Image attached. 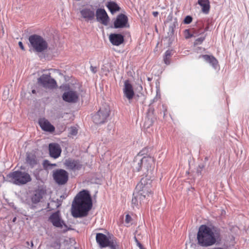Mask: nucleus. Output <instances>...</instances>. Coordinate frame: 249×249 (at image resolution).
Returning <instances> with one entry per match:
<instances>
[{
    "label": "nucleus",
    "mask_w": 249,
    "mask_h": 249,
    "mask_svg": "<svg viewBox=\"0 0 249 249\" xmlns=\"http://www.w3.org/2000/svg\"><path fill=\"white\" fill-rule=\"evenodd\" d=\"M203 58V59L207 63L211 65L213 68H216V66L218 64L217 60L212 55H200L198 58Z\"/></svg>",
    "instance_id": "obj_23"
},
{
    "label": "nucleus",
    "mask_w": 249,
    "mask_h": 249,
    "mask_svg": "<svg viewBox=\"0 0 249 249\" xmlns=\"http://www.w3.org/2000/svg\"><path fill=\"white\" fill-rule=\"evenodd\" d=\"M49 150L50 156L53 159L58 158L60 156L62 151L60 145L55 143H52L49 144Z\"/></svg>",
    "instance_id": "obj_15"
},
{
    "label": "nucleus",
    "mask_w": 249,
    "mask_h": 249,
    "mask_svg": "<svg viewBox=\"0 0 249 249\" xmlns=\"http://www.w3.org/2000/svg\"><path fill=\"white\" fill-rule=\"evenodd\" d=\"M204 39H205V37H201L198 38L195 40L194 44H195V45H198V44H200L204 41Z\"/></svg>",
    "instance_id": "obj_33"
},
{
    "label": "nucleus",
    "mask_w": 249,
    "mask_h": 249,
    "mask_svg": "<svg viewBox=\"0 0 249 249\" xmlns=\"http://www.w3.org/2000/svg\"><path fill=\"white\" fill-rule=\"evenodd\" d=\"M53 178L59 185L66 184L69 179L68 173L64 169H57L53 172Z\"/></svg>",
    "instance_id": "obj_9"
},
{
    "label": "nucleus",
    "mask_w": 249,
    "mask_h": 249,
    "mask_svg": "<svg viewBox=\"0 0 249 249\" xmlns=\"http://www.w3.org/2000/svg\"><path fill=\"white\" fill-rule=\"evenodd\" d=\"M146 119L147 121H145V123L147 124V126L149 127L153 124L154 120L149 113L147 114Z\"/></svg>",
    "instance_id": "obj_30"
},
{
    "label": "nucleus",
    "mask_w": 249,
    "mask_h": 249,
    "mask_svg": "<svg viewBox=\"0 0 249 249\" xmlns=\"http://www.w3.org/2000/svg\"><path fill=\"white\" fill-rule=\"evenodd\" d=\"M127 17L124 14L119 15L114 22L115 28H122L127 27Z\"/></svg>",
    "instance_id": "obj_16"
},
{
    "label": "nucleus",
    "mask_w": 249,
    "mask_h": 249,
    "mask_svg": "<svg viewBox=\"0 0 249 249\" xmlns=\"http://www.w3.org/2000/svg\"><path fill=\"white\" fill-rule=\"evenodd\" d=\"M43 166L45 170H50L56 166L55 163H51L49 160H45L43 162Z\"/></svg>",
    "instance_id": "obj_26"
},
{
    "label": "nucleus",
    "mask_w": 249,
    "mask_h": 249,
    "mask_svg": "<svg viewBox=\"0 0 249 249\" xmlns=\"http://www.w3.org/2000/svg\"><path fill=\"white\" fill-rule=\"evenodd\" d=\"M198 4L200 5L202 11L205 14H208L210 10V2L209 0H198Z\"/></svg>",
    "instance_id": "obj_24"
},
{
    "label": "nucleus",
    "mask_w": 249,
    "mask_h": 249,
    "mask_svg": "<svg viewBox=\"0 0 249 249\" xmlns=\"http://www.w3.org/2000/svg\"><path fill=\"white\" fill-rule=\"evenodd\" d=\"M7 177L10 180L16 185H23L32 180L30 174L25 171H16L10 173Z\"/></svg>",
    "instance_id": "obj_4"
},
{
    "label": "nucleus",
    "mask_w": 249,
    "mask_h": 249,
    "mask_svg": "<svg viewBox=\"0 0 249 249\" xmlns=\"http://www.w3.org/2000/svg\"><path fill=\"white\" fill-rule=\"evenodd\" d=\"M131 217L129 214H126L125 216V222L126 223H129L131 221Z\"/></svg>",
    "instance_id": "obj_35"
},
{
    "label": "nucleus",
    "mask_w": 249,
    "mask_h": 249,
    "mask_svg": "<svg viewBox=\"0 0 249 249\" xmlns=\"http://www.w3.org/2000/svg\"><path fill=\"white\" fill-rule=\"evenodd\" d=\"M82 17L86 21H91L94 19L95 13L93 8H84L80 10Z\"/></svg>",
    "instance_id": "obj_17"
},
{
    "label": "nucleus",
    "mask_w": 249,
    "mask_h": 249,
    "mask_svg": "<svg viewBox=\"0 0 249 249\" xmlns=\"http://www.w3.org/2000/svg\"><path fill=\"white\" fill-rule=\"evenodd\" d=\"M109 40L111 44L115 46H119L123 43V36L119 34H111L109 36Z\"/></svg>",
    "instance_id": "obj_18"
},
{
    "label": "nucleus",
    "mask_w": 249,
    "mask_h": 249,
    "mask_svg": "<svg viewBox=\"0 0 249 249\" xmlns=\"http://www.w3.org/2000/svg\"><path fill=\"white\" fill-rule=\"evenodd\" d=\"M90 69L91 70V71L93 72V73H96L97 71V68L95 67H93V66H91L90 67Z\"/></svg>",
    "instance_id": "obj_37"
},
{
    "label": "nucleus",
    "mask_w": 249,
    "mask_h": 249,
    "mask_svg": "<svg viewBox=\"0 0 249 249\" xmlns=\"http://www.w3.org/2000/svg\"><path fill=\"white\" fill-rule=\"evenodd\" d=\"M192 21V18L191 17L188 16L185 17V18L184 19V22L185 24H189Z\"/></svg>",
    "instance_id": "obj_34"
},
{
    "label": "nucleus",
    "mask_w": 249,
    "mask_h": 249,
    "mask_svg": "<svg viewBox=\"0 0 249 249\" xmlns=\"http://www.w3.org/2000/svg\"><path fill=\"white\" fill-rule=\"evenodd\" d=\"M148 149L146 148L142 149L135 157L132 167L134 172H142L145 177H150L154 168V159L148 155Z\"/></svg>",
    "instance_id": "obj_1"
},
{
    "label": "nucleus",
    "mask_w": 249,
    "mask_h": 249,
    "mask_svg": "<svg viewBox=\"0 0 249 249\" xmlns=\"http://www.w3.org/2000/svg\"><path fill=\"white\" fill-rule=\"evenodd\" d=\"M8 98V91H4L3 94V99L6 100Z\"/></svg>",
    "instance_id": "obj_36"
},
{
    "label": "nucleus",
    "mask_w": 249,
    "mask_h": 249,
    "mask_svg": "<svg viewBox=\"0 0 249 249\" xmlns=\"http://www.w3.org/2000/svg\"><path fill=\"white\" fill-rule=\"evenodd\" d=\"M109 240V238L103 233H98L96 234V240L101 248L107 247Z\"/></svg>",
    "instance_id": "obj_20"
},
{
    "label": "nucleus",
    "mask_w": 249,
    "mask_h": 249,
    "mask_svg": "<svg viewBox=\"0 0 249 249\" xmlns=\"http://www.w3.org/2000/svg\"><path fill=\"white\" fill-rule=\"evenodd\" d=\"M29 41L33 47V50L36 52L41 53L47 50L48 43L41 36L33 35L29 36Z\"/></svg>",
    "instance_id": "obj_5"
},
{
    "label": "nucleus",
    "mask_w": 249,
    "mask_h": 249,
    "mask_svg": "<svg viewBox=\"0 0 249 249\" xmlns=\"http://www.w3.org/2000/svg\"><path fill=\"white\" fill-rule=\"evenodd\" d=\"M107 6L111 13H114L120 10L119 6L115 2L113 1L108 2Z\"/></svg>",
    "instance_id": "obj_25"
},
{
    "label": "nucleus",
    "mask_w": 249,
    "mask_h": 249,
    "mask_svg": "<svg viewBox=\"0 0 249 249\" xmlns=\"http://www.w3.org/2000/svg\"><path fill=\"white\" fill-rule=\"evenodd\" d=\"M26 161L31 168L35 167L39 164V160L36 156L32 153L26 154Z\"/></svg>",
    "instance_id": "obj_19"
},
{
    "label": "nucleus",
    "mask_w": 249,
    "mask_h": 249,
    "mask_svg": "<svg viewBox=\"0 0 249 249\" xmlns=\"http://www.w3.org/2000/svg\"><path fill=\"white\" fill-rule=\"evenodd\" d=\"M18 45L19 46V47L20 48V49L22 50H24V46L23 45V44L21 42V41H19L18 42Z\"/></svg>",
    "instance_id": "obj_38"
},
{
    "label": "nucleus",
    "mask_w": 249,
    "mask_h": 249,
    "mask_svg": "<svg viewBox=\"0 0 249 249\" xmlns=\"http://www.w3.org/2000/svg\"><path fill=\"white\" fill-rule=\"evenodd\" d=\"M151 181L150 177H143L136 186L135 192L145 198L151 192Z\"/></svg>",
    "instance_id": "obj_6"
},
{
    "label": "nucleus",
    "mask_w": 249,
    "mask_h": 249,
    "mask_svg": "<svg viewBox=\"0 0 249 249\" xmlns=\"http://www.w3.org/2000/svg\"><path fill=\"white\" fill-rule=\"evenodd\" d=\"M144 199V198L143 197L135 192L133 193V197L131 200L132 207L134 209L139 208V207L142 203V201Z\"/></svg>",
    "instance_id": "obj_22"
},
{
    "label": "nucleus",
    "mask_w": 249,
    "mask_h": 249,
    "mask_svg": "<svg viewBox=\"0 0 249 249\" xmlns=\"http://www.w3.org/2000/svg\"><path fill=\"white\" fill-rule=\"evenodd\" d=\"M219 238L218 231L206 225H201L197 232V238L199 244L208 247L214 245Z\"/></svg>",
    "instance_id": "obj_3"
},
{
    "label": "nucleus",
    "mask_w": 249,
    "mask_h": 249,
    "mask_svg": "<svg viewBox=\"0 0 249 249\" xmlns=\"http://www.w3.org/2000/svg\"><path fill=\"white\" fill-rule=\"evenodd\" d=\"M136 240L137 242V245L139 247L140 249H143V248H142V245L139 242H138V240H137V239H136Z\"/></svg>",
    "instance_id": "obj_39"
},
{
    "label": "nucleus",
    "mask_w": 249,
    "mask_h": 249,
    "mask_svg": "<svg viewBox=\"0 0 249 249\" xmlns=\"http://www.w3.org/2000/svg\"><path fill=\"white\" fill-rule=\"evenodd\" d=\"M32 93L35 94L36 93V91L35 89H33L32 91Z\"/></svg>",
    "instance_id": "obj_41"
},
{
    "label": "nucleus",
    "mask_w": 249,
    "mask_h": 249,
    "mask_svg": "<svg viewBox=\"0 0 249 249\" xmlns=\"http://www.w3.org/2000/svg\"><path fill=\"white\" fill-rule=\"evenodd\" d=\"M92 207V201L88 191L83 190L76 196L72 204V214L75 217L87 215Z\"/></svg>",
    "instance_id": "obj_2"
},
{
    "label": "nucleus",
    "mask_w": 249,
    "mask_h": 249,
    "mask_svg": "<svg viewBox=\"0 0 249 249\" xmlns=\"http://www.w3.org/2000/svg\"><path fill=\"white\" fill-rule=\"evenodd\" d=\"M78 98V93L72 89L65 91L62 95L63 99L68 103H76L77 102Z\"/></svg>",
    "instance_id": "obj_10"
},
{
    "label": "nucleus",
    "mask_w": 249,
    "mask_h": 249,
    "mask_svg": "<svg viewBox=\"0 0 249 249\" xmlns=\"http://www.w3.org/2000/svg\"><path fill=\"white\" fill-rule=\"evenodd\" d=\"M172 54L171 50H167L165 53L164 57V61L166 64H169L170 63V58Z\"/></svg>",
    "instance_id": "obj_29"
},
{
    "label": "nucleus",
    "mask_w": 249,
    "mask_h": 249,
    "mask_svg": "<svg viewBox=\"0 0 249 249\" xmlns=\"http://www.w3.org/2000/svg\"><path fill=\"white\" fill-rule=\"evenodd\" d=\"M153 14V15L155 17H156L158 16V14H159V13L157 11H154L152 13Z\"/></svg>",
    "instance_id": "obj_40"
},
{
    "label": "nucleus",
    "mask_w": 249,
    "mask_h": 249,
    "mask_svg": "<svg viewBox=\"0 0 249 249\" xmlns=\"http://www.w3.org/2000/svg\"><path fill=\"white\" fill-rule=\"evenodd\" d=\"M37 82L45 89H53L57 87L56 81L51 77L50 73L42 74L37 79Z\"/></svg>",
    "instance_id": "obj_8"
},
{
    "label": "nucleus",
    "mask_w": 249,
    "mask_h": 249,
    "mask_svg": "<svg viewBox=\"0 0 249 249\" xmlns=\"http://www.w3.org/2000/svg\"><path fill=\"white\" fill-rule=\"evenodd\" d=\"M16 217H15V218L13 219V222H15V220H16Z\"/></svg>",
    "instance_id": "obj_43"
},
{
    "label": "nucleus",
    "mask_w": 249,
    "mask_h": 249,
    "mask_svg": "<svg viewBox=\"0 0 249 249\" xmlns=\"http://www.w3.org/2000/svg\"><path fill=\"white\" fill-rule=\"evenodd\" d=\"M184 36H185V37L186 39L192 37H196V36L195 35L191 33L189 30H185L184 31Z\"/></svg>",
    "instance_id": "obj_32"
},
{
    "label": "nucleus",
    "mask_w": 249,
    "mask_h": 249,
    "mask_svg": "<svg viewBox=\"0 0 249 249\" xmlns=\"http://www.w3.org/2000/svg\"><path fill=\"white\" fill-rule=\"evenodd\" d=\"M192 34L195 35L196 36H197V33L195 32H194L193 33H192Z\"/></svg>",
    "instance_id": "obj_42"
},
{
    "label": "nucleus",
    "mask_w": 249,
    "mask_h": 249,
    "mask_svg": "<svg viewBox=\"0 0 249 249\" xmlns=\"http://www.w3.org/2000/svg\"><path fill=\"white\" fill-rule=\"evenodd\" d=\"M97 20L104 25H107L109 22V17L104 9H98L96 12Z\"/></svg>",
    "instance_id": "obj_13"
},
{
    "label": "nucleus",
    "mask_w": 249,
    "mask_h": 249,
    "mask_svg": "<svg viewBox=\"0 0 249 249\" xmlns=\"http://www.w3.org/2000/svg\"><path fill=\"white\" fill-rule=\"evenodd\" d=\"M107 247H109L111 249H118L119 244L115 239L109 238Z\"/></svg>",
    "instance_id": "obj_28"
},
{
    "label": "nucleus",
    "mask_w": 249,
    "mask_h": 249,
    "mask_svg": "<svg viewBox=\"0 0 249 249\" xmlns=\"http://www.w3.org/2000/svg\"><path fill=\"white\" fill-rule=\"evenodd\" d=\"M123 93L124 97H126L130 103V101L134 97V92L132 85L127 80L124 82Z\"/></svg>",
    "instance_id": "obj_14"
},
{
    "label": "nucleus",
    "mask_w": 249,
    "mask_h": 249,
    "mask_svg": "<svg viewBox=\"0 0 249 249\" xmlns=\"http://www.w3.org/2000/svg\"><path fill=\"white\" fill-rule=\"evenodd\" d=\"M49 219L52 224L56 227L62 228L63 226L66 227L64 221L61 219L60 213L58 211L51 214Z\"/></svg>",
    "instance_id": "obj_12"
},
{
    "label": "nucleus",
    "mask_w": 249,
    "mask_h": 249,
    "mask_svg": "<svg viewBox=\"0 0 249 249\" xmlns=\"http://www.w3.org/2000/svg\"><path fill=\"white\" fill-rule=\"evenodd\" d=\"M64 165L67 169L74 171L80 170L82 166L79 160L71 159L66 160Z\"/></svg>",
    "instance_id": "obj_11"
},
{
    "label": "nucleus",
    "mask_w": 249,
    "mask_h": 249,
    "mask_svg": "<svg viewBox=\"0 0 249 249\" xmlns=\"http://www.w3.org/2000/svg\"><path fill=\"white\" fill-rule=\"evenodd\" d=\"M69 135L72 136H75L77 133V129L75 127H71L69 129Z\"/></svg>",
    "instance_id": "obj_31"
},
{
    "label": "nucleus",
    "mask_w": 249,
    "mask_h": 249,
    "mask_svg": "<svg viewBox=\"0 0 249 249\" xmlns=\"http://www.w3.org/2000/svg\"><path fill=\"white\" fill-rule=\"evenodd\" d=\"M39 124L41 128L46 131L52 132L54 130V127L50 122L44 118L39 120Z\"/></svg>",
    "instance_id": "obj_21"
},
{
    "label": "nucleus",
    "mask_w": 249,
    "mask_h": 249,
    "mask_svg": "<svg viewBox=\"0 0 249 249\" xmlns=\"http://www.w3.org/2000/svg\"><path fill=\"white\" fill-rule=\"evenodd\" d=\"M42 198L41 193L36 192L32 197V201L33 203L36 204L39 202L40 199Z\"/></svg>",
    "instance_id": "obj_27"
},
{
    "label": "nucleus",
    "mask_w": 249,
    "mask_h": 249,
    "mask_svg": "<svg viewBox=\"0 0 249 249\" xmlns=\"http://www.w3.org/2000/svg\"><path fill=\"white\" fill-rule=\"evenodd\" d=\"M110 111L108 105L106 103L103 104L98 111L93 116V122L97 124L105 123L109 116Z\"/></svg>",
    "instance_id": "obj_7"
}]
</instances>
